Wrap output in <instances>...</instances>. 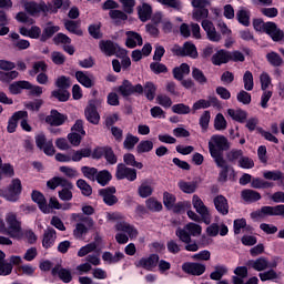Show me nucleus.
Segmentation results:
<instances>
[{
    "instance_id": "48",
    "label": "nucleus",
    "mask_w": 284,
    "mask_h": 284,
    "mask_svg": "<svg viewBox=\"0 0 284 284\" xmlns=\"http://www.w3.org/2000/svg\"><path fill=\"white\" fill-rule=\"evenodd\" d=\"M39 72H48V63L45 61L33 62L32 69L29 71L30 77H37Z\"/></svg>"
},
{
    "instance_id": "58",
    "label": "nucleus",
    "mask_w": 284,
    "mask_h": 284,
    "mask_svg": "<svg viewBox=\"0 0 284 284\" xmlns=\"http://www.w3.org/2000/svg\"><path fill=\"white\" fill-rule=\"evenodd\" d=\"M192 77L196 83H200V85H205V83H207V77H205V73L196 67L192 68Z\"/></svg>"
},
{
    "instance_id": "47",
    "label": "nucleus",
    "mask_w": 284,
    "mask_h": 284,
    "mask_svg": "<svg viewBox=\"0 0 284 284\" xmlns=\"http://www.w3.org/2000/svg\"><path fill=\"white\" fill-rule=\"evenodd\" d=\"M152 150H154V142H152L151 140H142L136 145L138 154H145L148 152H152Z\"/></svg>"
},
{
    "instance_id": "38",
    "label": "nucleus",
    "mask_w": 284,
    "mask_h": 284,
    "mask_svg": "<svg viewBox=\"0 0 284 284\" xmlns=\"http://www.w3.org/2000/svg\"><path fill=\"white\" fill-rule=\"evenodd\" d=\"M178 186L180 187L181 192H184V194H194V192H196V190L199 189V182L180 181L178 183Z\"/></svg>"
},
{
    "instance_id": "34",
    "label": "nucleus",
    "mask_w": 284,
    "mask_h": 284,
    "mask_svg": "<svg viewBox=\"0 0 284 284\" xmlns=\"http://www.w3.org/2000/svg\"><path fill=\"white\" fill-rule=\"evenodd\" d=\"M241 197L243 199V201H245V203H256L262 199L261 193L252 189H244L241 192Z\"/></svg>"
},
{
    "instance_id": "11",
    "label": "nucleus",
    "mask_w": 284,
    "mask_h": 284,
    "mask_svg": "<svg viewBox=\"0 0 284 284\" xmlns=\"http://www.w3.org/2000/svg\"><path fill=\"white\" fill-rule=\"evenodd\" d=\"M36 145L38 150L44 152L47 156H54V154H57L54 143L52 142V140L48 141V138H45V134L43 133L36 135Z\"/></svg>"
},
{
    "instance_id": "23",
    "label": "nucleus",
    "mask_w": 284,
    "mask_h": 284,
    "mask_svg": "<svg viewBox=\"0 0 284 284\" xmlns=\"http://www.w3.org/2000/svg\"><path fill=\"white\" fill-rule=\"evenodd\" d=\"M202 28L206 32L209 41H213L214 43H219V41H221V33L216 32V28H214V23H212V21L203 20Z\"/></svg>"
},
{
    "instance_id": "63",
    "label": "nucleus",
    "mask_w": 284,
    "mask_h": 284,
    "mask_svg": "<svg viewBox=\"0 0 284 284\" xmlns=\"http://www.w3.org/2000/svg\"><path fill=\"white\" fill-rule=\"evenodd\" d=\"M72 82L69 77L61 75L55 80V88L59 90H70Z\"/></svg>"
},
{
    "instance_id": "5",
    "label": "nucleus",
    "mask_w": 284,
    "mask_h": 284,
    "mask_svg": "<svg viewBox=\"0 0 284 284\" xmlns=\"http://www.w3.org/2000/svg\"><path fill=\"white\" fill-rule=\"evenodd\" d=\"M118 94L122 97V99H130V97H141L143 95V87L141 83L133 84L130 80H123L121 85L118 87Z\"/></svg>"
},
{
    "instance_id": "55",
    "label": "nucleus",
    "mask_w": 284,
    "mask_h": 284,
    "mask_svg": "<svg viewBox=\"0 0 284 284\" xmlns=\"http://www.w3.org/2000/svg\"><path fill=\"white\" fill-rule=\"evenodd\" d=\"M81 172L85 179H89V181H97L99 169L94 166H82Z\"/></svg>"
},
{
    "instance_id": "46",
    "label": "nucleus",
    "mask_w": 284,
    "mask_h": 284,
    "mask_svg": "<svg viewBox=\"0 0 284 284\" xmlns=\"http://www.w3.org/2000/svg\"><path fill=\"white\" fill-rule=\"evenodd\" d=\"M250 10L241 9L236 12V19L239 23H241V26H244L245 28H250Z\"/></svg>"
},
{
    "instance_id": "45",
    "label": "nucleus",
    "mask_w": 284,
    "mask_h": 284,
    "mask_svg": "<svg viewBox=\"0 0 284 284\" xmlns=\"http://www.w3.org/2000/svg\"><path fill=\"white\" fill-rule=\"evenodd\" d=\"M51 99H57L60 103H65L70 101V93L68 90L57 89L51 92Z\"/></svg>"
},
{
    "instance_id": "4",
    "label": "nucleus",
    "mask_w": 284,
    "mask_h": 284,
    "mask_svg": "<svg viewBox=\"0 0 284 284\" xmlns=\"http://www.w3.org/2000/svg\"><path fill=\"white\" fill-rule=\"evenodd\" d=\"M92 159L94 161H101V159H105L109 165H116V163H119V156H116L114 149H112L110 145L95 146L93 149Z\"/></svg>"
},
{
    "instance_id": "60",
    "label": "nucleus",
    "mask_w": 284,
    "mask_h": 284,
    "mask_svg": "<svg viewBox=\"0 0 284 284\" xmlns=\"http://www.w3.org/2000/svg\"><path fill=\"white\" fill-rule=\"evenodd\" d=\"M19 77V71L11 70L9 72L0 71V81L2 83H11Z\"/></svg>"
},
{
    "instance_id": "51",
    "label": "nucleus",
    "mask_w": 284,
    "mask_h": 284,
    "mask_svg": "<svg viewBox=\"0 0 284 284\" xmlns=\"http://www.w3.org/2000/svg\"><path fill=\"white\" fill-rule=\"evenodd\" d=\"M263 176L267 181H280L281 185H284L283 172L281 171H265Z\"/></svg>"
},
{
    "instance_id": "44",
    "label": "nucleus",
    "mask_w": 284,
    "mask_h": 284,
    "mask_svg": "<svg viewBox=\"0 0 284 284\" xmlns=\"http://www.w3.org/2000/svg\"><path fill=\"white\" fill-rule=\"evenodd\" d=\"M266 61L273 68H281V65H283V58L275 51H271L266 54Z\"/></svg>"
},
{
    "instance_id": "43",
    "label": "nucleus",
    "mask_w": 284,
    "mask_h": 284,
    "mask_svg": "<svg viewBox=\"0 0 284 284\" xmlns=\"http://www.w3.org/2000/svg\"><path fill=\"white\" fill-rule=\"evenodd\" d=\"M123 161L125 166L136 168L138 170H143V163L136 161V156L132 153H125L123 155Z\"/></svg>"
},
{
    "instance_id": "35",
    "label": "nucleus",
    "mask_w": 284,
    "mask_h": 284,
    "mask_svg": "<svg viewBox=\"0 0 284 284\" xmlns=\"http://www.w3.org/2000/svg\"><path fill=\"white\" fill-rule=\"evenodd\" d=\"M227 114L233 121H236L237 123H245V121H247V111L243 109H229Z\"/></svg>"
},
{
    "instance_id": "59",
    "label": "nucleus",
    "mask_w": 284,
    "mask_h": 284,
    "mask_svg": "<svg viewBox=\"0 0 284 284\" xmlns=\"http://www.w3.org/2000/svg\"><path fill=\"white\" fill-rule=\"evenodd\" d=\"M122 6L124 14H134V8L136 6V0H119Z\"/></svg>"
},
{
    "instance_id": "22",
    "label": "nucleus",
    "mask_w": 284,
    "mask_h": 284,
    "mask_svg": "<svg viewBox=\"0 0 284 284\" xmlns=\"http://www.w3.org/2000/svg\"><path fill=\"white\" fill-rule=\"evenodd\" d=\"M159 254L153 253L150 254L148 257H142L138 262V267H142L143 270H146V272H152L156 265H159Z\"/></svg>"
},
{
    "instance_id": "50",
    "label": "nucleus",
    "mask_w": 284,
    "mask_h": 284,
    "mask_svg": "<svg viewBox=\"0 0 284 284\" xmlns=\"http://www.w3.org/2000/svg\"><path fill=\"white\" fill-rule=\"evenodd\" d=\"M143 94L146 97L148 101H154L156 97V85L152 82H146L143 87Z\"/></svg>"
},
{
    "instance_id": "26",
    "label": "nucleus",
    "mask_w": 284,
    "mask_h": 284,
    "mask_svg": "<svg viewBox=\"0 0 284 284\" xmlns=\"http://www.w3.org/2000/svg\"><path fill=\"white\" fill-rule=\"evenodd\" d=\"M52 276H58L62 283H71L72 282V272L70 270L61 267V265L57 264L51 270Z\"/></svg>"
},
{
    "instance_id": "20",
    "label": "nucleus",
    "mask_w": 284,
    "mask_h": 284,
    "mask_svg": "<svg viewBox=\"0 0 284 284\" xmlns=\"http://www.w3.org/2000/svg\"><path fill=\"white\" fill-rule=\"evenodd\" d=\"M24 10L31 17H36V14H40V12H50V9L44 1H41L40 3L28 1L24 3Z\"/></svg>"
},
{
    "instance_id": "2",
    "label": "nucleus",
    "mask_w": 284,
    "mask_h": 284,
    "mask_svg": "<svg viewBox=\"0 0 284 284\" xmlns=\"http://www.w3.org/2000/svg\"><path fill=\"white\" fill-rule=\"evenodd\" d=\"M278 263H281V256H273L271 262L267 257L260 256L255 260H248L246 262V267L262 273L265 272V270H276L278 267Z\"/></svg>"
},
{
    "instance_id": "53",
    "label": "nucleus",
    "mask_w": 284,
    "mask_h": 284,
    "mask_svg": "<svg viewBox=\"0 0 284 284\" xmlns=\"http://www.w3.org/2000/svg\"><path fill=\"white\" fill-rule=\"evenodd\" d=\"M52 41L54 45H70L72 43V39L62 32L57 33Z\"/></svg>"
},
{
    "instance_id": "9",
    "label": "nucleus",
    "mask_w": 284,
    "mask_h": 284,
    "mask_svg": "<svg viewBox=\"0 0 284 284\" xmlns=\"http://www.w3.org/2000/svg\"><path fill=\"white\" fill-rule=\"evenodd\" d=\"M99 105H101V99H92L89 101V104L84 110V116L89 123H92V125H99L101 121V115L97 110Z\"/></svg>"
},
{
    "instance_id": "8",
    "label": "nucleus",
    "mask_w": 284,
    "mask_h": 284,
    "mask_svg": "<svg viewBox=\"0 0 284 284\" xmlns=\"http://www.w3.org/2000/svg\"><path fill=\"white\" fill-rule=\"evenodd\" d=\"M265 216H284V204L275 206H262L251 213V219H265Z\"/></svg>"
},
{
    "instance_id": "27",
    "label": "nucleus",
    "mask_w": 284,
    "mask_h": 284,
    "mask_svg": "<svg viewBox=\"0 0 284 284\" xmlns=\"http://www.w3.org/2000/svg\"><path fill=\"white\" fill-rule=\"evenodd\" d=\"M115 230L116 232H124V234H128L131 239H136V236H139L136 227L128 222H118L115 224Z\"/></svg>"
},
{
    "instance_id": "54",
    "label": "nucleus",
    "mask_w": 284,
    "mask_h": 284,
    "mask_svg": "<svg viewBox=\"0 0 284 284\" xmlns=\"http://www.w3.org/2000/svg\"><path fill=\"white\" fill-rule=\"evenodd\" d=\"M145 205L150 212H161L163 210V204L156 197H149L145 201Z\"/></svg>"
},
{
    "instance_id": "40",
    "label": "nucleus",
    "mask_w": 284,
    "mask_h": 284,
    "mask_svg": "<svg viewBox=\"0 0 284 284\" xmlns=\"http://www.w3.org/2000/svg\"><path fill=\"white\" fill-rule=\"evenodd\" d=\"M95 181L101 185L102 187H105V185H110V181H112V173L108 170L98 171V175H95Z\"/></svg>"
},
{
    "instance_id": "15",
    "label": "nucleus",
    "mask_w": 284,
    "mask_h": 284,
    "mask_svg": "<svg viewBox=\"0 0 284 284\" xmlns=\"http://www.w3.org/2000/svg\"><path fill=\"white\" fill-rule=\"evenodd\" d=\"M115 179L118 181H123L126 179V181L134 182L136 179V169L125 166L124 163H119L115 170Z\"/></svg>"
},
{
    "instance_id": "3",
    "label": "nucleus",
    "mask_w": 284,
    "mask_h": 284,
    "mask_svg": "<svg viewBox=\"0 0 284 284\" xmlns=\"http://www.w3.org/2000/svg\"><path fill=\"white\" fill-rule=\"evenodd\" d=\"M211 156L214 160V163L216 164V166L221 168V171L217 176L219 183H227V176L230 172L234 174V168L227 164V161H225V158H223V154H221L220 151H216V149H211Z\"/></svg>"
},
{
    "instance_id": "21",
    "label": "nucleus",
    "mask_w": 284,
    "mask_h": 284,
    "mask_svg": "<svg viewBox=\"0 0 284 284\" xmlns=\"http://www.w3.org/2000/svg\"><path fill=\"white\" fill-rule=\"evenodd\" d=\"M31 201H33V203H37L42 214L50 213V207H48V200H45V195H43L41 191L33 190L31 193Z\"/></svg>"
},
{
    "instance_id": "39",
    "label": "nucleus",
    "mask_w": 284,
    "mask_h": 284,
    "mask_svg": "<svg viewBox=\"0 0 284 284\" xmlns=\"http://www.w3.org/2000/svg\"><path fill=\"white\" fill-rule=\"evenodd\" d=\"M10 19H8V14L6 11L0 10V37H6V34L10 33Z\"/></svg>"
},
{
    "instance_id": "7",
    "label": "nucleus",
    "mask_w": 284,
    "mask_h": 284,
    "mask_svg": "<svg viewBox=\"0 0 284 284\" xmlns=\"http://www.w3.org/2000/svg\"><path fill=\"white\" fill-rule=\"evenodd\" d=\"M171 52L175 57H190L191 59H199V50L196 49V44L186 41L183 43V47L175 44Z\"/></svg>"
},
{
    "instance_id": "64",
    "label": "nucleus",
    "mask_w": 284,
    "mask_h": 284,
    "mask_svg": "<svg viewBox=\"0 0 284 284\" xmlns=\"http://www.w3.org/2000/svg\"><path fill=\"white\" fill-rule=\"evenodd\" d=\"M214 128L217 131L227 130V120L223 113H217L214 120Z\"/></svg>"
},
{
    "instance_id": "6",
    "label": "nucleus",
    "mask_w": 284,
    "mask_h": 284,
    "mask_svg": "<svg viewBox=\"0 0 284 284\" xmlns=\"http://www.w3.org/2000/svg\"><path fill=\"white\" fill-rule=\"evenodd\" d=\"M120 6L119 2L114 0H106L102 4V10H110L109 17L113 21H115V26H120L121 21H128V14L123 12L122 10H119Z\"/></svg>"
},
{
    "instance_id": "24",
    "label": "nucleus",
    "mask_w": 284,
    "mask_h": 284,
    "mask_svg": "<svg viewBox=\"0 0 284 284\" xmlns=\"http://www.w3.org/2000/svg\"><path fill=\"white\" fill-rule=\"evenodd\" d=\"M54 243H57V230L49 226L42 235V247L50 250V247H54Z\"/></svg>"
},
{
    "instance_id": "1",
    "label": "nucleus",
    "mask_w": 284,
    "mask_h": 284,
    "mask_svg": "<svg viewBox=\"0 0 284 284\" xmlns=\"http://www.w3.org/2000/svg\"><path fill=\"white\" fill-rule=\"evenodd\" d=\"M6 222L8 227H6ZM6 222L0 217V234H7L10 239L21 241L23 239V229L21 227V221L17 220V214H7Z\"/></svg>"
},
{
    "instance_id": "49",
    "label": "nucleus",
    "mask_w": 284,
    "mask_h": 284,
    "mask_svg": "<svg viewBox=\"0 0 284 284\" xmlns=\"http://www.w3.org/2000/svg\"><path fill=\"white\" fill-rule=\"evenodd\" d=\"M83 196H92V186L83 179H79L75 183Z\"/></svg>"
},
{
    "instance_id": "52",
    "label": "nucleus",
    "mask_w": 284,
    "mask_h": 284,
    "mask_svg": "<svg viewBox=\"0 0 284 284\" xmlns=\"http://www.w3.org/2000/svg\"><path fill=\"white\" fill-rule=\"evenodd\" d=\"M227 273V266L216 265L215 271L210 274L211 281H221L223 276Z\"/></svg>"
},
{
    "instance_id": "37",
    "label": "nucleus",
    "mask_w": 284,
    "mask_h": 284,
    "mask_svg": "<svg viewBox=\"0 0 284 284\" xmlns=\"http://www.w3.org/2000/svg\"><path fill=\"white\" fill-rule=\"evenodd\" d=\"M12 270V264L6 262V253L0 250V276H10Z\"/></svg>"
},
{
    "instance_id": "16",
    "label": "nucleus",
    "mask_w": 284,
    "mask_h": 284,
    "mask_svg": "<svg viewBox=\"0 0 284 284\" xmlns=\"http://www.w3.org/2000/svg\"><path fill=\"white\" fill-rule=\"evenodd\" d=\"M98 192L99 196L102 197L103 203L109 207H112V205H116L119 203V197L114 195L116 193V186L100 189Z\"/></svg>"
},
{
    "instance_id": "29",
    "label": "nucleus",
    "mask_w": 284,
    "mask_h": 284,
    "mask_svg": "<svg viewBox=\"0 0 284 284\" xmlns=\"http://www.w3.org/2000/svg\"><path fill=\"white\" fill-rule=\"evenodd\" d=\"M125 36H126V41H125L126 48L134 49L136 48V43L138 45H143V37H141V34L138 33L136 31H126Z\"/></svg>"
},
{
    "instance_id": "57",
    "label": "nucleus",
    "mask_w": 284,
    "mask_h": 284,
    "mask_svg": "<svg viewBox=\"0 0 284 284\" xmlns=\"http://www.w3.org/2000/svg\"><path fill=\"white\" fill-rule=\"evenodd\" d=\"M139 136L128 133L123 142L124 150H134L136 143H139Z\"/></svg>"
},
{
    "instance_id": "32",
    "label": "nucleus",
    "mask_w": 284,
    "mask_h": 284,
    "mask_svg": "<svg viewBox=\"0 0 284 284\" xmlns=\"http://www.w3.org/2000/svg\"><path fill=\"white\" fill-rule=\"evenodd\" d=\"M30 88H32L30 81L20 80L9 85V92L10 94H21V90H29Z\"/></svg>"
},
{
    "instance_id": "36",
    "label": "nucleus",
    "mask_w": 284,
    "mask_h": 284,
    "mask_svg": "<svg viewBox=\"0 0 284 284\" xmlns=\"http://www.w3.org/2000/svg\"><path fill=\"white\" fill-rule=\"evenodd\" d=\"M138 14L142 23H145V21H150L152 19V6L145 2L142 3V7H138Z\"/></svg>"
},
{
    "instance_id": "41",
    "label": "nucleus",
    "mask_w": 284,
    "mask_h": 284,
    "mask_svg": "<svg viewBox=\"0 0 284 284\" xmlns=\"http://www.w3.org/2000/svg\"><path fill=\"white\" fill-rule=\"evenodd\" d=\"M75 79H77L78 83L83 85V88H94L93 80L90 79V77H88V74H85V72H83V71H77Z\"/></svg>"
},
{
    "instance_id": "19",
    "label": "nucleus",
    "mask_w": 284,
    "mask_h": 284,
    "mask_svg": "<svg viewBox=\"0 0 284 284\" xmlns=\"http://www.w3.org/2000/svg\"><path fill=\"white\" fill-rule=\"evenodd\" d=\"M21 119H28V111H17L9 118L7 125V132L9 134H14V132H17V128H19V121H21Z\"/></svg>"
},
{
    "instance_id": "17",
    "label": "nucleus",
    "mask_w": 284,
    "mask_h": 284,
    "mask_svg": "<svg viewBox=\"0 0 284 284\" xmlns=\"http://www.w3.org/2000/svg\"><path fill=\"white\" fill-rule=\"evenodd\" d=\"M44 121L48 125H51V128H60V125H64L65 121H68V115L59 112L57 109H52Z\"/></svg>"
},
{
    "instance_id": "28",
    "label": "nucleus",
    "mask_w": 284,
    "mask_h": 284,
    "mask_svg": "<svg viewBox=\"0 0 284 284\" xmlns=\"http://www.w3.org/2000/svg\"><path fill=\"white\" fill-rule=\"evenodd\" d=\"M119 43L112 41V40H101L99 42V48L105 57H114L116 54V45Z\"/></svg>"
},
{
    "instance_id": "33",
    "label": "nucleus",
    "mask_w": 284,
    "mask_h": 284,
    "mask_svg": "<svg viewBox=\"0 0 284 284\" xmlns=\"http://www.w3.org/2000/svg\"><path fill=\"white\" fill-rule=\"evenodd\" d=\"M64 28L70 32V34H75V37H83V30L81 29V22L77 20H65Z\"/></svg>"
},
{
    "instance_id": "61",
    "label": "nucleus",
    "mask_w": 284,
    "mask_h": 284,
    "mask_svg": "<svg viewBox=\"0 0 284 284\" xmlns=\"http://www.w3.org/2000/svg\"><path fill=\"white\" fill-rule=\"evenodd\" d=\"M175 235L182 243H192V235L190 234V231L185 229V226L184 229L178 227Z\"/></svg>"
},
{
    "instance_id": "14",
    "label": "nucleus",
    "mask_w": 284,
    "mask_h": 284,
    "mask_svg": "<svg viewBox=\"0 0 284 284\" xmlns=\"http://www.w3.org/2000/svg\"><path fill=\"white\" fill-rule=\"evenodd\" d=\"M207 267L203 263L199 262H184L182 264V272L189 274L190 276H203Z\"/></svg>"
},
{
    "instance_id": "62",
    "label": "nucleus",
    "mask_w": 284,
    "mask_h": 284,
    "mask_svg": "<svg viewBox=\"0 0 284 284\" xmlns=\"http://www.w3.org/2000/svg\"><path fill=\"white\" fill-rule=\"evenodd\" d=\"M258 276L262 283H265L266 281H276V278H278V273H276L274 268H268V271L258 273Z\"/></svg>"
},
{
    "instance_id": "13",
    "label": "nucleus",
    "mask_w": 284,
    "mask_h": 284,
    "mask_svg": "<svg viewBox=\"0 0 284 284\" xmlns=\"http://www.w3.org/2000/svg\"><path fill=\"white\" fill-rule=\"evenodd\" d=\"M212 142H209V152L212 154V150H216L220 154H223L226 150H230V142L224 135H212Z\"/></svg>"
},
{
    "instance_id": "31",
    "label": "nucleus",
    "mask_w": 284,
    "mask_h": 284,
    "mask_svg": "<svg viewBox=\"0 0 284 284\" xmlns=\"http://www.w3.org/2000/svg\"><path fill=\"white\" fill-rule=\"evenodd\" d=\"M59 30H61L60 26H52V22H49L48 26L42 30L40 42L45 43L49 39H52V37H54Z\"/></svg>"
},
{
    "instance_id": "56",
    "label": "nucleus",
    "mask_w": 284,
    "mask_h": 284,
    "mask_svg": "<svg viewBox=\"0 0 284 284\" xmlns=\"http://www.w3.org/2000/svg\"><path fill=\"white\" fill-rule=\"evenodd\" d=\"M244 90L252 92L254 90V74L252 71H245L243 75Z\"/></svg>"
},
{
    "instance_id": "42",
    "label": "nucleus",
    "mask_w": 284,
    "mask_h": 284,
    "mask_svg": "<svg viewBox=\"0 0 284 284\" xmlns=\"http://www.w3.org/2000/svg\"><path fill=\"white\" fill-rule=\"evenodd\" d=\"M185 74H190V64L187 63H182L180 67L173 69V77L176 81H183Z\"/></svg>"
},
{
    "instance_id": "12",
    "label": "nucleus",
    "mask_w": 284,
    "mask_h": 284,
    "mask_svg": "<svg viewBox=\"0 0 284 284\" xmlns=\"http://www.w3.org/2000/svg\"><path fill=\"white\" fill-rule=\"evenodd\" d=\"M192 203L195 212L202 217L203 223L210 225L212 223V215H210V210H207L203 200L199 195H193Z\"/></svg>"
},
{
    "instance_id": "30",
    "label": "nucleus",
    "mask_w": 284,
    "mask_h": 284,
    "mask_svg": "<svg viewBox=\"0 0 284 284\" xmlns=\"http://www.w3.org/2000/svg\"><path fill=\"white\" fill-rule=\"evenodd\" d=\"M230 51L221 49L212 55L211 62L213 65H223L225 63H230Z\"/></svg>"
},
{
    "instance_id": "18",
    "label": "nucleus",
    "mask_w": 284,
    "mask_h": 284,
    "mask_svg": "<svg viewBox=\"0 0 284 284\" xmlns=\"http://www.w3.org/2000/svg\"><path fill=\"white\" fill-rule=\"evenodd\" d=\"M263 32L268 34V37H271V39L275 42L283 41L284 32L283 30L278 29L275 22H265Z\"/></svg>"
},
{
    "instance_id": "25",
    "label": "nucleus",
    "mask_w": 284,
    "mask_h": 284,
    "mask_svg": "<svg viewBox=\"0 0 284 284\" xmlns=\"http://www.w3.org/2000/svg\"><path fill=\"white\" fill-rule=\"evenodd\" d=\"M213 203L219 214H222V216H227V214H230V203L227 202V197L224 195H216L213 199Z\"/></svg>"
},
{
    "instance_id": "10",
    "label": "nucleus",
    "mask_w": 284,
    "mask_h": 284,
    "mask_svg": "<svg viewBox=\"0 0 284 284\" xmlns=\"http://www.w3.org/2000/svg\"><path fill=\"white\" fill-rule=\"evenodd\" d=\"M23 192V185L21 184V180L16 178L11 181L7 191L4 193V199L10 201L11 203H17L19 199H21V193Z\"/></svg>"
}]
</instances>
